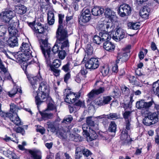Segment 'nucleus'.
<instances>
[{
	"instance_id": "09e8293b",
	"label": "nucleus",
	"mask_w": 159,
	"mask_h": 159,
	"mask_svg": "<svg viewBox=\"0 0 159 159\" xmlns=\"http://www.w3.org/2000/svg\"><path fill=\"white\" fill-rule=\"evenodd\" d=\"M100 36L95 35L94 36L93 39V43L97 44H100L102 42Z\"/></svg>"
},
{
	"instance_id": "20e7f679",
	"label": "nucleus",
	"mask_w": 159,
	"mask_h": 159,
	"mask_svg": "<svg viewBox=\"0 0 159 159\" xmlns=\"http://www.w3.org/2000/svg\"><path fill=\"white\" fill-rule=\"evenodd\" d=\"M159 120V113L147 111L142 123L145 125L149 126L154 124Z\"/></svg>"
},
{
	"instance_id": "0eeeda50",
	"label": "nucleus",
	"mask_w": 159,
	"mask_h": 159,
	"mask_svg": "<svg viewBox=\"0 0 159 159\" xmlns=\"http://www.w3.org/2000/svg\"><path fill=\"white\" fill-rule=\"evenodd\" d=\"M15 14L14 11L10 9L6 8L1 14L0 16L4 22H9L15 16Z\"/></svg>"
},
{
	"instance_id": "a19ab883",
	"label": "nucleus",
	"mask_w": 159,
	"mask_h": 159,
	"mask_svg": "<svg viewBox=\"0 0 159 159\" xmlns=\"http://www.w3.org/2000/svg\"><path fill=\"white\" fill-rule=\"evenodd\" d=\"M129 82L133 85H136V86H139V84L138 81L137 80L136 77L134 76L130 75L129 78Z\"/></svg>"
},
{
	"instance_id": "0e129e2a",
	"label": "nucleus",
	"mask_w": 159,
	"mask_h": 159,
	"mask_svg": "<svg viewBox=\"0 0 159 159\" xmlns=\"http://www.w3.org/2000/svg\"><path fill=\"white\" fill-rule=\"evenodd\" d=\"M12 153V151L8 150H7L6 151H4L3 152V154L6 157H11V155Z\"/></svg>"
},
{
	"instance_id": "13d9d810",
	"label": "nucleus",
	"mask_w": 159,
	"mask_h": 159,
	"mask_svg": "<svg viewBox=\"0 0 159 159\" xmlns=\"http://www.w3.org/2000/svg\"><path fill=\"white\" fill-rule=\"evenodd\" d=\"M44 27L43 28H41V29H40V30L38 31L37 33H38L39 34V35L41 37V38H44V36H45V38H47L46 37V35H45L44 34Z\"/></svg>"
},
{
	"instance_id": "79ce46f5",
	"label": "nucleus",
	"mask_w": 159,
	"mask_h": 159,
	"mask_svg": "<svg viewBox=\"0 0 159 159\" xmlns=\"http://www.w3.org/2000/svg\"><path fill=\"white\" fill-rule=\"evenodd\" d=\"M73 120V117L71 115H67L66 116L61 122V125L62 124H69Z\"/></svg>"
},
{
	"instance_id": "774afa93",
	"label": "nucleus",
	"mask_w": 159,
	"mask_h": 159,
	"mask_svg": "<svg viewBox=\"0 0 159 159\" xmlns=\"http://www.w3.org/2000/svg\"><path fill=\"white\" fill-rule=\"evenodd\" d=\"M74 79L75 81L78 83L81 82V79H80L79 74H78L77 75L74 77Z\"/></svg>"
},
{
	"instance_id": "cd10ccee",
	"label": "nucleus",
	"mask_w": 159,
	"mask_h": 159,
	"mask_svg": "<svg viewBox=\"0 0 159 159\" xmlns=\"http://www.w3.org/2000/svg\"><path fill=\"white\" fill-rule=\"evenodd\" d=\"M101 32L99 33V35L100 36L102 42H105L106 41H109L111 37L108 32H106V30H101Z\"/></svg>"
},
{
	"instance_id": "3c124183",
	"label": "nucleus",
	"mask_w": 159,
	"mask_h": 159,
	"mask_svg": "<svg viewBox=\"0 0 159 159\" xmlns=\"http://www.w3.org/2000/svg\"><path fill=\"white\" fill-rule=\"evenodd\" d=\"M121 90L123 94L125 96L129 95V89L128 88L124 85L121 87Z\"/></svg>"
},
{
	"instance_id": "9d476101",
	"label": "nucleus",
	"mask_w": 159,
	"mask_h": 159,
	"mask_svg": "<svg viewBox=\"0 0 159 159\" xmlns=\"http://www.w3.org/2000/svg\"><path fill=\"white\" fill-rule=\"evenodd\" d=\"M154 103V101L152 99L150 101L147 102L144 100L141 99L136 102V107L138 109L148 110Z\"/></svg>"
},
{
	"instance_id": "2f4dec72",
	"label": "nucleus",
	"mask_w": 159,
	"mask_h": 159,
	"mask_svg": "<svg viewBox=\"0 0 159 159\" xmlns=\"http://www.w3.org/2000/svg\"><path fill=\"white\" fill-rule=\"evenodd\" d=\"M56 132L58 137L61 139L63 140H65L66 139V133L63 127L61 128H59Z\"/></svg>"
},
{
	"instance_id": "b1692460",
	"label": "nucleus",
	"mask_w": 159,
	"mask_h": 159,
	"mask_svg": "<svg viewBox=\"0 0 159 159\" xmlns=\"http://www.w3.org/2000/svg\"><path fill=\"white\" fill-rule=\"evenodd\" d=\"M103 48L106 50L112 52L113 51L115 48L114 44L109 41H106L103 43Z\"/></svg>"
},
{
	"instance_id": "7c9ffc66",
	"label": "nucleus",
	"mask_w": 159,
	"mask_h": 159,
	"mask_svg": "<svg viewBox=\"0 0 159 159\" xmlns=\"http://www.w3.org/2000/svg\"><path fill=\"white\" fill-rule=\"evenodd\" d=\"M80 96V93L76 94L73 92L70 91V93H68V97H69L70 100L71 101V103H74L76 100L78 99L79 98Z\"/></svg>"
},
{
	"instance_id": "69168bd1",
	"label": "nucleus",
	"mask_w": 159,
	"mask_h": 159,
	"mask_svg": "<svg viewBox=\"0 0 159 159\" xmlns=\"http://www.w3.org/2000/svg\"><path fill=\"white\" fill-rule=\"evenodd\" d=\"M54 18V13L51 11L48 12L47 19Z\"/></svg>"
},
{
	"instance_id": "a878e982",
	"label": "nucleus",
	"mask_w": 159,
	"mask_h": 159,
	"mask_svg": "<svg viewBox=\"0 0 159 159\" xmlns=\"http://www.w3.org/2000/svg\"><path fill=\"white\" fill-rule=\"evenodd\" d=\"M150 11L149 8L146 6H144L140 10L139 14L141 16L145 19L148 18L149 13Z\"/></svg>"
},
{
	"instance_id": "5fc2aeb1",
	"label": "nucleus",
	"mask_w": 159,
	"mask_h": 159,
	"mask_svg": "<svg viewBox=\"0 0 159 159\" xmlns=\"http://www.w3.org/2000/svg\"><path fill=\"white\" fill-rule=\"evenodd\" d=\"M97 95L95 93L94 89H93L88 94V96L90 100H92Z\"/></svg>"
},
{
	"instance_id": "6e6552de",
	"label": "nucleus",
	"mask_w": 159,
	"mask_h": 159,
	"mask_svg": "<svg viewBox=\"0 0 159 159\" xmlns=\"http://www.w3.org/2000/svg\"><path fill=\"white\" fill-rule=\"evenodd\" d=\"M131 48V46L129 45L126 47L122 49L120 53H118L117 59L116 60L117 63H118V61L120 60V59H121L122 61H126L129 59L130 55V49Z\"/></svg>"
},
{
	"instance_id": "bf43d9fd",
	"label": "nucleus",
	"mask_w": 159,
	"mask_h": 159,
	"mask_svg": "<svg viewBox=\"0 0 159 159\" xmlns=\"http://www.w3.org/2000/svg\"><path fill=\"white\" fill-rule=\"evenodd\" d=\"M95 93L97 95L100 93H103L105 91V88L104 87H100L97 89H94Z\"/></svg>"
},
{
	"instance_id": "c9c22d12",
	"label": "nucleus",
	"mask_w": 159,
	"mask_h": 159,
	"mask_svg": "<svg viewBox=\"0 0 159 159\" xmlns=\"http://www.w3.org/2000/svg\"><path fill=\"white\" fill-rule=\"evenodd\" d=\"M17 13L20 15H23L26 13L27 11V8L23 5L17 6Z\"/></svg>"
},
{
	"instance_id": "4be33fe9",
	"label": "nucleus",
	"mask_w": 159,
	"mask_h": 159,
	"mask_svg": "<svg viewBox=\"0 0 159 159\" xmlns=\"http://www.w3.org/2000/svg\"><path fill=\"white\" fill-rule=\"evenodd\" d=\"M27 151L30 154L33 159H41V153L40 151L36 149H28Z\"/></svg>"
},
{
	"instance_id": "aec40b11",
	"label": "nucleus",
	"mask_w": 159,
	"mask_h": 159,
	"mask_svg": "<svg viewBox=\"0 0 159 159\" xmlns=\"http://www.w3.org/2000/svg\"><path fill=\"white\" fill-rule=\"evenodd\" d=\"M5 41L7 42L8 46L11 48H14L18 46V40L16 36H10L8 40L5 37Z\"/></svg>"
},
{
	"instance_id": "ea45409f",
	"label": "nucleus",
	"mask_w": 159,
	"mask_h": 159,
	"mask_svg": "<svg viewBox=\"0 0 159 159\" xmlns=\"http://www.w3.org/2000/svg\"><path fill=\"white\" fill-rule=\"evenodd\" d=\"M116 129V125L114 121H112L109 126L108 131L111 133H115Z\"/></svg>"
},
{
	"instance_id": "c85d7f7f",
	"label": "nucleus",
	"mask_w": 159,
	"mask_h": 159,
	"mask_svg": "<svg viewBox=\"0 0 159 159\" xmlns=\"http://www.w3.org/2000/svg\"><path fill=\"white\" fill-rule=\"evenodd\" d=\"M104 9L99 7H94L91 10L92 14L94 16H100L104 12Z\"/></svg>"
},
{
	"instance_id": "473e14b6",
	"label": "nucleus",
	"mask_w": 159,
	"mask_h": 159,
	"mask_svg": "<svg viewBox=\"0 0 159 159\" xmlns=\"http://www.w3.org/2000/svg\"><path fill=\"white\" fill-rule=\"evenodd\" d=\"M152 90L155 95L159 98V80L153 83Z\"/></svg>"
},
{
	"instance_id": "bb28decb",
	"label": "nucleus",
	"mask_w": 159,
	"mask_h": 159,
	"mask_svg": "<svg viewBox=\"0 0 159 159\" xmlns=\"http://www.w3.org/2000/svg\"><path fill=\"white\" fill-rule=\"evenodd\" d=\"M84 51L85 53V57L83 59V61H82V63L84 60L85 59L87 58L88 56L92 55L93 53V48L92 46L90 44H87L85 47V48L84 49Z\"/></svg>"
},
{
	"instance_id": "9b49d317",
	"label": "nucleus",
	"mask_w": 159,
	"mask_h": 159,
	"mask_svg": "<svg viewBox=\"0 0 159 159\" xmlns=\"http://www.w3.org/2000/svg\"><path fill=\"white\" fill-rule=\"evenodd\" d=\"M115 34H113L112 38L116 41H120L127 36V34L125 30L120 27L115 29Z\"/></svg>"
},
{
	"instance_id": "e2e57ef3",
	"label": "nucleus",
	"mask_w": 159,
	"mask_h": 159,
	"mask_svg": "<svg viewBox=\"0 0 159 159\" xmlns=\"http://www.w3.org/2000/svg\"><path fill=\"white\" fill-rule=\"evenodd\" d=\"M69 108L70 111V113H72L73 112H75L77 110V108L76 107L74 106V104L73 106H71L70 105H69Z\"/></svg>"
},
{
	"instance_id": "338daca9",
	"label": "nucleus",
	"mask_w": 159,
	"mask_h": 159,
	"mask_svg": "<svg viewBox=\"0 0 159 159\" xmlns=\"http://www.w3.org/2000/svg\"><path fill=\"white\" fill-rule=\"evenodd\" d=\"M112 72L114 73H117L118 70V66L117 65V64H114V65L112 66Z\"/></svg>"
},
{
	"instance_id": "1a4fd4ad",
	"label": "nucleus",
	"mask_w": 159,
	"mask_h": 159,
	"mask_svg": "<svg viewBox=\"0 0 159 159\" xmlns=\"http://www.w3.org/2000/svg\"><path fill=\"white\" fill-rule=\"evenodd\" d=\"M131 11V7L128 4L126 3L121 5L117 10L118 14L121 17L129 15Z\"/></svg>"
},
{
	"instance_id": "37998d69",
	"label": "nucleus",
	"mask_w": 159,
	"mask_h": 159,
	"mask_svg": "<svg viewBox=\"0 0 159 159\" xmlns=\"http://www.w3.org/2000/svg\"><path fill=\"white\" fill-rule=\"evenodd\" d=\"M73 104L77 108V107L83 108L85 107L84 101H82L80 100H78V99L76 100Z\"/></svg>"
},
{
	"instance_id": "4468645a",
	"label": "nucleus",
	"mask_w": 159,
	"mask_h": 159,
	"mask_svg": "<svg viewBox=\"0 0 159 159\" xmlns=\"http://www.w3.org/2000/svg\"><path fill=\"white\" fill-rule=\"evenodd\" d=\"M58 16V28L57 30L56 33H62L63 32H67V30L64 26L66 25L65 21H63L65 15L63 14H59Z\"/></svg>"
},
{
	"instance_id": "864d4df0",
	"label": "nucleus",
	"mask_w": 159,
	"mask_h": 159,
	"mask_svg": "<svg viewBox=\"0 0 159 159\" xmlns=\"http://www.w3.org/2000/svg\"><path fill=\"white\" fill-rule=\"evenodd\" d=\"M70 63L69 62H67V63L63 66L61 68V70L64 71L65 72H69L70 70Z\"/></svg>"
},
{
	"instance_id": "de8ad7c7",
	"label": "nucleus",
	"mask_w": 159,
	"mask_h": 159,
	"mask_svg": "<svg viewBox=\"0 0 159 159\" xmlns=\"http://www.w3.org/2000/svg\"><path fill=\"white\" fill-rule=\"evenodd\" d=\"M64 50H60L58 53V56L59 58L61 59H64L66 55V52H68Z\"/></svg>"
},
{
	"instance_id": "6e6d98bb",
	"label": "nucleus",
	"mask_w": 159,
	"mask_h": 159,
	"mask_svg": "<svg viewBox=\"0 0 159 159\" xmlns=\"http://www.w3.org/2000/svg\"><path fill=\"white\" fill-rule=\"evenodd\" d=\"M10 106V111L14 114H17V112L18 110L17 106L15 105H13Z\"/></svg>"
},
{
	"instance_id": "423d86ee",
	"label": "nucleus",
	"mask_w": 159,
	"mask_h": 159,
	"mask_svg": "<svg viewBox=\"0 0 159 159\" xmlns=\"http://www.w3.org/2000/svg\"><path fill=\"white\" fill-rule=\"evenodd\" d=\"M87 126H88V125H83V135H85L87 137H89V141H92L97 138L98 135L95 131V129L93 128H89L88 129H87Z\"/></svg>"
},
{
	"instance_id": "f257e3e1",
	"label": "nucleus",
	"mask_w": 159,
	"mask_h": 159,
	"mask_svg": "<svg viewBox=\"0 0 159 159\" xmlns=\"http://www.w3.org/2000/svg\"><path fill=\"white\" fill-rule=\"evenodd\" d=\"M26 75L29 82L32 86V88L34 90L38 87V83L39 84L38 90L39 91H41V93L40 98L39 97L40 96L39 95L38 93H37V95L35 98L36 104L38 107L39 105L44 102V101H41V100H44L47 98V95L45 92L47 89V86L45 82L43 81H42L43 79L40 75L35 76H33L32 75L27 74Z\"/></svg>"
},
{
	"instance_id": "680f3d73",
	"label": "nucleus",
	"mask_w": 159,
	"mask_h": 159,
	"mask_svg": "<svg viewBox=\"0 0 159 159\" xmlns=\"http://www.w3.org/2000/svg\"><path fill=\"white\" fill-rule=\"evenodd\" d=\"M120 91L118 89L115 88L113 89V96L114 97L117 98L120 95Z\"/></svg>"
},
{
	"instance_id": "f3484780",
	"label": "nucleus",
	"mask_w": 159,
	"mask_h": 159,
	"mask_svg": "<svg viewBox=\"0 0 159 159\" xmlns=\"http://www.w3.org/2000/svg\"><path fill=\"white\" fill-rule=\"evenodd\" d=\"M131 113V111H126L123 113L122 114L123 117L125 120V125L126 126V128L127 129H130L131 122V121L130 117Z\"/></svg>"
},
{
	"instance_id": "a18cd8bd",
	"label": "nucleus",
	"mask_w": 159,
	"mask_h": 159,
	"mask_svg": "<svg viewBox=\"0 0 159 159\" xmlns=\"http://www.w3.org/2000/svg\"><path fill=\"white\" fill-rule=\"evenodd\" d=\"M48 99H50V101L49 102L47 105V110L52 111L56 109V107L55 106L54 102L50 98H48Z\"/></svg>"
},
{
	"instance_id": "4c0bfd02",
	"label": "nucleus",
	"mask_w": 159,
	"mask_h": 159,
	"mask_svg": "<svg viewBox=\"0 0 159 159\" xmlns=\"http://www.w3.org/2000/svg\"><path fill=\"white\" fill-rule=\"evenodd\" d=\"M107 117L109 119L115 120L120 118V114L116 113H110L106 115Z\"/></svg>"
},
{
	"instance_id": "f704fd0d",
	"label": "nucleus",
	"mask_w": 159,
	"mask_h": 159,
	"mask_svg": "<svg viewBox=\"0 0 159 159\" xmlns=\"http://www.w3.org/2000/svg\"><path fill=\"white\" fill-rule=\"evenodd\" d=\"M51 60H49L50 63H48L47 60H45L46 63L48 66L50 67L51 70L54 73V75H59L61 71L60 70L57 69V68H55L53 66H52Z\"/></svg>"
},
{
	"instance_id": "f03ea898",
	"label": "nucleus",
	"mask_w": 159,
	"mask_h": 159,
	"mask_svg": "<svg viewBox=\"0 0 159 159\" xmlns=\"http://www.w3.org/2000/svg\"><path fill=\"white\" fill-rule=\"evenodd\" d=\"M40 49L45 60L48 63H50L49 60H53L55 57V54L58 53L61 50L59 44V40L56 39L55 44L51 51L50 44L48 42V38H46L45 39H41L39 40Z\"/></svg>"
},
{
	"instance_id": "8fccbe9b",
	"label": "nucleus",
	"mask_w": 159,
	"mask_h": 159,
	"mask_svg": "<svg viewBox=\"0 0 159 159\" xmlns=\"http://www.w3.org/2000/svg\"><path fill=\"white\" fill-rule=\"evenodd\" d=\"M109 68L108 66H103L101 70V72L102 75L104 76L107 75L109 72Z\"/></svg>"
},
{
	"instance_id": "c756f323",
	"label": "nucleus",
	"mask_w": 159,
	"mask_h": 159,
	"mask_svg": "<svg viewBox=\"0 0 159 159\" xmlns=\"http://www.w3.org/2000/svg\"><path fill=\"white\" fill-rule=\"evenodd\" d=\"M112 99V98L109 96L103 97L102 99L99 100V102H98V105L99 106H102L108 104L109 103Z\"/></svg>"
},
{
	"instance_id": "49530a36",
	"label": "nucleus",
	"mask_w": 159,
	"mask_h": 159,
	"mask_svg": "<svg viewBox=\"0 0 159 159\" xmlns=\"http://www.w3.org/2000/svg\"><path fill=\"white\" fill-rule=\"evenodd\" d=\"M13 130L17 133H20L23 135L25 134V131L23 128L21 127H15L13 128Z\"/></svg>"
},
{
	"instance_id": "412c9836",
	"label": "nucleus",
	"mask_w": 159,
	"mask_h": 159,
	"mask_svg": "<svg viewBox=\"0 0 159 159\" xmlns=\"http://www.w3.org/2000/svg\"><path fill=\"white\" fill-rule=\"evenodd\" d=\"M86 124H85L84 125H88V126H87V129H88L90 128H93L95 130H98V125L94 123V121L93 119L92 116H88L86 117Z\"/></svg>"
},
{
	"instance_id": "6ab92c4d",
	"label": "nucleus",
	"mask_w": 159,
	"mask_h": 159,
	"mask_svg": "<svg viewBox=\"0 0 159 159\" xmlns=\"http://www.w3.org/2000/svg\"><path fill=\"white\" fill-rule=\"evenodd\" d=\"M112 22H104L103 23L99 24L98 28L100 30H106V32L110 33L112 30L111 28L112 26Z\"/></svg>"
},
{
	"instance_id": "58836bf2",
	"label": "nucleus",
	"mask_w": 159,
	"mask_h": 159,
	"mask_svg": "<svg viewBox=\"0 0 159 159\" xmlns=\"http://www.w3.org/2000/svg\"><path fill=\"white\" fill-rule=\"evenodd\" d=\"M7 28L4 25H0V39H2L3 38H5Z\"/></svg>"
},
{
	"instance_id": "ddd939ff",
	"label": "nucleus",
	"mask_w": 159,
	"mask_h": 159,
	"mask_svg": "<svg viewBox=\"0 0 159 159\" xmlns=\"http://www.w3.org/2000/svg\"><path fill=\"white\" fill-rule=\"evenodd\" d=\"M91 19V14L90 10L88 8H84L81 11L80 18V21L83 24L89 22Z\"/></svg>"
},
{
	"instance_id": "4d7b16f0",
	"label": "nucleus",
	"mask_w": 159,
	"mask_h": 159,
	"mask_svg": "<svg viewBox=\"0 0 159 159\" xmlns=\"http://www.w3.org/2000/svg\"><path fill=\"white\" fill-rule=\"evenodd\" d=\"M82 152L83 155L86 157H88L92 154L91 152L87 149H84L83 150Z\"/></svg>"
},
{
	"instance_id": "2eb2a0df",
	"label": "nucleus",
	"mask_w": 159,
	"mask_h": 159,
	"mask_svg": "<svg viewBox=\"0 0 159 159\" xmlns=\"http://www.w3.org/2000/svg\"><path fill=\"white\" fill-rule=\"evenodd\" d=\"M104 11L105 17L111 22H115L117 20L116 13L110 8H105Z\"/></svg>"
},
{
	"instance_id": "603ef678",
	"label": "nucleus",
	"mask_w": 159,
	"mask_h": 159,
	"mask_svg": "<svg viewBox=\"0 0 159 159\" xmlns=\"http://www.w3.org/2000/svg\"><path fill=\"white\" fill-rule=\"evenodd\" d=\"M61 65V61L60 60L56 59L54 60L52 66L55 68H58Z\"/></svg>"
},
{
	"instance_id": "39448f33",
	"label": "nucleus",
	"mask_w": 159,
	"mask_h": 159,
	"mask_svg": "<svg viewBox=\"0 0 159 159\" xmlns=\"http://www.w3.org/2000/svg\"><path fill=\"white\" fill-rule=\"evenodd\" d=\"M68 37L67 32L56 33V38L57 40H59V44L60 47V49L61 50H64L66 51L69 52L70 45Z\"/></svg>"
},
{
	"instance_id": "f8f14e48",
	"label": "nucleus",
	"mask_w": 159,
	"mask_h": 159,
	"mask_svg": "<svg viewBox=\"0 0 159 159\" xmlns=\"http://www.w3.org/2000/svg\"><path fill=\"white\" fill-rule=\"evenodd\" d=\"M88 57V59L85 62V66L86 68L92 70L97 69L99 65L98 59L96 58L92 57L90 58Z\"/></svg>"
},
{
	"instance_id": "c03bdc74",
	"label": "nucleus",
	"mask_w": 159,
	"mask_h": 159,
	"mask_svg": "<svg viewBox=\"0 0 159 159\" xmlns=\"http://www.w3.org/2000/svg\"><path fill=\"white\" fill-rule=\"evenodd\" d=\"M18 91L20 93H22V90L20 89H13L10 92H9L8 95L9 96L11 97H13L14 95L17 93Z\"/></svg>"
},
{
	"instance_id": "e433bc0d",
	"label": "nucleus",
	"mask_w": 159,
	"mask_h": 159,
	"mask_svg": "<svg viewBox=\"0 0 159 159\" xmlns=\"http://www.w3.org/2000/svg\"><path fill=\"white\" fill-rule=\"evenodd\" d=\"M39 113L41 116L42 118L44 120H47L48 119H52L53 114L52 113H48L46 112V110L43 111H39Z\"/></svg>"
},
{
	"instance_id": "052dcab7",
	"label": "nucleus",
	"mask_w": 159,
	"mask_h": 159,
	"mask_svg": "<svg viewBox=\"0 0 159 159\" xmlns=\"http://www.w3.org/2000/svg\"><path fill=\"white\" fill-rule=\"evenodd\" d=\"M71 75L70 72H67L64 76V82L67 83L68 80L70 78Z\"/></svg>"
},
{
	"instance_id": "5701e85b",
	"label": "nucleus",
	"mask_w": 159,
	"mask_h": 159,
	"mask_svg": "<svg viewBox=\"0 0 159 159\" xmlns=\"http://www.w3.org/2000/svg\"><path fill=\"white\" fill-rule=\"evenodd\" d=\"M47 125L48 128L52 133L57 132L60 128L59 123L56 121L54 122H48Z\"/></svg>"
},
{
	"instance_id": "dca6fc26",
	"label": "nucleus",
	"mask_w": 159,
	"mask_h": 159,
	"mask_svg": "<svg viewBox=\"0 0 159 159\" xmlns=\"http://www.w3.org/2000/svg\"><path fill=\"white\" fill-rule=\"evenodd\" d=\"M6 117L9 118L10 120L15 124L17 125H22L20 120L17 114H14L11 113H6Z\"/></svg>"
},
{
	"instance_id": "72a5a7b5",
	"label": "nucleus",
	"mask_w": 159,
	"mask_h": 159,
	"mask_svg": "<svg viewBox=\"0 0 159 159\" xmlns=\"http://www.w3.org/2000/svg\"><path fill=\"white\" fill-rule=\"evenodd\" d=\"M127 26L129 29L134 30H137L139 28L140 24L139 22H129L128 23Z\"/></svg>"
},
{
	"instance_id": "a211bd4d",
	"label": "nucleus",
	"mask_w": 159,
	"mask_h": 159,
	"mask_svg": "<svg viewBox=\"0 0 159 159\" xmlns=\"http://www.w3.org/2000/svg\"><path fill=\"white\" fill-rule=\"evenodd\" d=\"M18 24V23L17 22L11 23L9 24L8 27V30L10 36H16L17 37L19 36L18 31L15 27L16 25Z\"/></svg>"
},
{
	"instance_id": "393cba45",
	"label": "nucleus",
	"mask_w": 159,
	"mask_h": 159,
	"mask_svg": "<svg viewBox=\"0 0 159 159\" xmlns=\"http://www.w3.org/2000/svg\"><path fill=\"white\" fill-rule=\"evenodd\" d=\"M130 129H127L126 128L125 129H123L121 132V135L120 138L122 140H125L128 143L131 142L132 140L131 139H130L129 135H128V130Z\"/></svg>"
},
{
	"instance_id": "7ed1b4c3",
	"label": "nucleus",
	"mask_w": 159,
	"mask_h": 159,
	"mask_svg": "<svg viewBox=\"0 0 159 159\" xmlns=\"http://www.w3.org/2000/svg\"><path fill=\"white\" fill-rule=\"evenodd\" d=\"M20 49L21 52H23L21 54V57L22 61H24V62L23 63V65L21 66V67L26 73L25 70L27 69L28 64L25 62L32 58V51L30 49L29 44L24 42L22 43Z\"/></svg>"
}]
</instances>
